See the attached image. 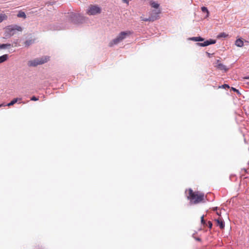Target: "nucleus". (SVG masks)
I'll list each match as a JSON object with an SVG mask.
<instances>
[{
    "instance_id": "obj_13",
    "label": "nucleus",
    "mask_w": 249,
    "mask_h": 249,
    "mask_svg": "<svg viewBox=\"0 0 249 249\" xmlns=\"http://www.w3.org/2000/svg\"><path fill=\"white\" fill-rule=\"evenodd\" d=\"M8 55L7 54H3L0 56V64L2 63L8 59Z\"/></svg>"
},
{
    "instance_id": "obj_24",
    "label": "nucleus",
    "mask_w": 249,
    "mask_h": 249,
    "mask_svg": "<svg viewBox=\"0 0 249 249\" xmlns=\"http://www.w3.org/2000/svg\"><path fill=\"white\" fill-rule=\"evenodd\" d=\"M201 223L203 225H207L206 222V221L204 219V215H202L201 217Z\"/></svg>"
},
{
    "instance_id": "obj_19",
    "label": "nucleus",
    "mask_w": 249,
    "mask_h": 249,
    "mask_svg": "<svg viewBox=\"0 0 249 249\" xmlns=\"http://www.w3.org/2000/svg\"><path fill=\"white\" fill-rule=\"evenodd\" d=\"M17 16L19 18H26V16L25 13L24 12H19L18 14L17 15Z\"/></svg>"
},
{
    "instance_id": "obj_8",
    "label": "nucleus",
    "mask_w": 249,
    "mask_h": 249,
    "mask_svg": "<svg viewBox=\"0 0 249 249\" xmlns=\"http://www.w3.org/2000/svg\"><path fill=\"white\" fill-rule=\"evenodd\" d=\"M216 43V40L210 39L207 40L203 42H197L196 43V45L197 46L206 47L211 44H214Z\"/></svg>"
},
{
    "instance_id": "obj_15",
    "label": "nucleus",
    "mask_w": 249,
    "mask_h": 249,
    "mask_svg": "<svg viewBox=\"0 0 249 249\" xmlns=\"http://www.w3.org/2000/svg\"><path fill=\"white\" fill-rule=\"evenodd\" d=\"M34 42V40L33 39H28L26 40L24 42L25 45L26 47H29L30 45H32Z\"/></svg>"
},
{
    "instance_id": "obj_27",
    "label": "nucleus",
    "mask_w": 249,
    "mask_h": 249,
    "mask_svg": "<svg viewBox=\"0 0 249 249\" xmlns=\"http://www.w3.org/2000/svg\"><path fill=\"white\" fill-rule=\"evenodd\" d=\"M208 225V226L209 227V228L210 229H211L212 226H213V223L211 221H209L208 222V223H207V225Z\"/></svg>"
},
{
    "instance_id": "obj_31",
    "label": "nucleus",
    "mask_w": 249,
    "mask_h": 249,
    "mask_svg": "<svg viewBox=\"0 0 249 249\" xmlns=\"http://www.w3.org/2000/svg\"><path fill=\"white\" fill-rule=\"evenodd\" d=\"M217 209H218V207H213V211H216L217 210Z\"/></svg>"
},
{
    "instance_id": "obj_1",
    "label": "nucleus",
    "mask_w": 249,
    "mask_h": 249,
    "mask_svg": "<svg viewBox=\"0 0 249 249\" xmlns=\"http://www.w3.org/2000/svg\"><path fill=\"white\" fill-rule=\"evenodd\" d=\"M188 190L189 195L187 196V198L190 200V204H197L203 200L204 194H199L198 195L196 192H194L191 188Z\"/></svg>"
},
{
    "instance_id": "obj_32",
    "label": "nucleus",
    "mask_w": 249,
    "mask_h": 249,
    "mask_svg": "<svg viewBox=\"0 0 249 249\" xmlns=\"http://www.w3.org/2000/svg\"><path fill=\"white\" fill-rule=\"evenodd\" d=\"M195 239H196V241H201V238H199V237H196Z\"/></svg>"
},
{
    "instance_id": "obj_26",
    "label": "nucleus",
    "mask_w": 249,
    "mask_h": 249,
    "mask_svg": "<svg viewBox=\"0 0 249 249\" xmlns=\"http://www.w3.org/2000/svg\"><path fill=\"white\" fill-rule=\"evenodd\" d=\"M228 35L227 34H226L225 33H221L218 36V37H226V36H227Z\"/></svg>"
},
{
    "instance_id": "obj_22",
    "label": "nucleus",
    "mask_w": 249,
    "mask_h": 249,
    "mask_svg": "<svg viewBox=\"0 0 249 249\" xmlns=\"http://www.w3.org/2000/svg\"><path fill=\"white\" fill-rule=\"evenodd\" d=\"M218 88L219 89H220V88H223V89L228 88V89H229L230 88V86L228 84H224L223 85L219 86L218 87Z\"/></svg>"
},
{
    "instance_id": "obj_12",
    "label": "nucleus",
    "mask_w": 249,
    "mask_h": 249,
    "mask_svg": "<svg viewBox=\"0 0 249 249\" xmlns=\"http://www.w3.org/2000/svg\"><path fill=\"white\" fill-rule=\"evenodd\" d=\"M235 45L239 47H242L244 45V42L241 38H239L236 40Z\"/></svg>"
},
{
    "instance_id": "obj_9",
    "label": "nucleus",
    "mask_w": 249,
    "mask_h": 249,
    "mask_svg": "<svg viewBox=\"0 0 249 249\" xmlns=\"http://www.w3.org/2000/svg\"><path fill=\"white\" fill-rule=\"evenodd\" d=\"M216 64H217L216 67L219 70L224 71L225 72H226L228 71V69L226 67V66H225L222 63H219V61L218 60H217Z\"/></svg>"
},
{
    "instance_id": "obj_14",
    "label": "nucleus",
    "mask_w": 249,
    "mask_h": 249,
    "mask_svg": "<svg viewBox=\"0 0 249 249\" xmlns=\"http://www.w3.org/2000/svg\"><path fill=\"white\" fill-rule=\"evenodd\" d=\"M11 47H12V45L9 43L0 44V49H5L7 48H9Z\"/></svg>"
},
{
    "instance_id": "obj_3",
    "label": "nucleus",
    "mask_w": 249,
    "mask_h": 249,
    "mask_svg": "<svg viewBox=\"0 0 249 249\" xmlns=\"http://www.w3.org/2000/svg\"><path fill=\"white\" fill-rule=\"evenodd\" d=\"M131 34V32L130 31L121 32L115 38L113 39L109 42V46L112 47L114 45L118 44L126 38V36Z\"/></svg>"
},
{
    "instance_id": "obj_33",
    "label": "nucleus",
    "mask_w": 249,
    "mask_h": 249,
    "mask_svg": "<svg viewBox=\"0 0 249 249\" xmlns=\"http://www.w3.org/2000/svg\"><path fill=\"white\" fill-rule=\"evenodd\" d=\"M216 214H217L218 215L220 216V215H221V212H216Z\"/></svg>"
},
{
    "instance_id": "obj_20",
    "label": "nucleus",
    "mask_w": 249,
    "mask_h": 249,
    "mask_svg": "<svg viewBox=\"0 0 249 249\" xmlns=\"http://www.w3.org/2000/svg\"><path fill=\"white\" fill-rule=\"evenodd\" d=\"M141 20L144 21H154L153 18H151L150 16L148 18H142V17H141Z\"/></svg>"
},
{
    "instance_id": "obj_21",
    "label": "nucleus",
    "mask_w": 249,
    "mask_h": 249,
    "mask_svg": "<svg viewBox=\"0 0 249 249\" xmlns=\"http://www.w3.org/2000/svg\"><path fill=\"white\" fill-rule=\"evenodd\" d=\"M7 18V16L4 14H0V23Z\"/></svg>"
},
{
    "instance_id": "obj_17",
    "label": "nucleus",
    "mask_w": 249,
    "mask_h": 249,
    "mask_svg": "<svg viewBox=\"0 0 249 249\" xmlns=\"http://www.w3.org/2000/svg\"><path fill=\"white\" fill-rule=\"evenodd\" d=\"M201 11L203 12V13H207V15L206 16V18H207L209 17V12L207 9V7H201Z\"/></svg>"
},
{
    "instance_id": "obj_10",
    "label": "nucleus",
    "mask_w": 249,
    "mask_h": 249,
    "mask_svg": "<svg viewBox=\"0 0 249 249\" xmlns=\"http://www.w3.org/2000/svg\"><path fill=\"white\" fill-rule=\"evenodd\" d=\"M217 223V225L220 227V229H223L225 227V222L222 218H218L215 219Z\"/></svg>"
},
{
    "instance_id": "obj_2",
    "label": "nucleus",
    "mask_w": 249,
    "mask_h": 249,
    "mask_svg": "<svg viewBox=\"0 0 249 249\" xmlns=\"http://www.w3.org/2000/svg\"><path fill=\"white\" fill-rule=\"evenodd\" d=\"M85 17L79 13H71L68 15L69 20L76 25L84 23L85 21Z\"/></svg>"
},
{
    "instance_id": "obj_34",
    "label": "nucleus",
    "mask_w": 249,
    "mask_h": 249,
    "mask_svg": "<svg viewBox=\"0 0 249 249\" xmlns=\"http://www.w3.org/2000/svg\"><path fill=\"white\" fill-rule=\"evenodd\" d=\"M2 106V105H0V107Z\"/></svg>"
},
{
    "instance_id": "obj_30",
    "label": "nucleus",
    "mask_w": 249,
    "mask_h": 249,
    "mask_svg": "<svg viewBox=\"0 0 249 249\" xmlns=\"http://www.w3.org/2000/svg\"><path fill=\"white\" fill-rule=\"evenodd\" d=\"M206 54L208 55V56L209 57H211V56L213 55V54L210 53H209L208 52H206Z\"/></svg>"
},
{
    "instance_id": "obj_11",
    "label": "nucleus",
    "mask_w": 249,
    "mask_h": 249,
    "mask_svg": "<svg viewBox=\"0 0 249 249\" xmlns=\"http://www.w3.org/2000/svg\"><path fill=\"white\" fill-rule=\"evenodd\" d=\"M190 40L196 41V42H199V41H204V38L201 37V36H196V37H192L189 38Z\"/></svg>"
},
{
    "instance_id": "obj_16",
    "label": "nucleus",
    "mask_w": 249,
    "mask_h": 249,
    "mask_svg": "<svg viewBox=\"0 0 249 249\" xmlns=\"http://www.w3.org/2000/svg\"><path fill=\"white\" fill-rule=\"evenodd\" d=\"M150 5L152 7L155 8L156 9H159L158 8H159V7L160 6L159 4H158L157 2H156L155 1H151L150 2Z\"/></svg>"
},
{
    "instance_id": "obj_18",
    "label": "nucleus",
    "mask_w": 249,
    "mask_h": 249,
    "mask_svg": "<svg viewBox=\"0 0 249 249\" xmlns=\"http://www.w3.org/2000/svg\"><path fill=\"white\" fill-rule=\"evenodd\" d=\"M19 99L17 98H15L13 100H12L10 103H9L7 106H13V105H14L15 103H16L18 100Z\"/></svg>"
},
{
    "instance_id": "obj_4",
    "label": "nucleus",
    "mask_w": 249,
    "mask_h": 249,
    "mask_svg": "<svg viewBox=\"0 0 249 249\" xmlns=\"http://www.w3.org/2000/svg\"><path fill=\"white\" fill-rule=\"evenodd\" d=\"M48 59L49 57L37 58L34 60L29 61L28 63V65L30 67H36L38 65L43 64L47 62Z\"/></svg>"
},
{
    "instance_id": "obj_7",
    "label": "nucleus",
    "mask_w": 249,
    "mask_h": 249,
    "mask_svg": "<svg viewBox=\"0 0 249 249\" xmlns=\"http://www.w3.org/2000/svg\"><path fill=\"white\" fill-rule=\"evenodd\" d=\"M161 13L160 9H154L152 10L150 13V17L153 18V21H155L160 18V14Z\"/></svg>"
},
{
    "instance_id": "obj_25",
    "label": "nucleus",
    "mask_w": 249,
    "mask_h": 249,
    "mask_svg": "<svg viewBox=\"0 0 249 249\" xmlns=\"http://www.w3.org/2000/svg\"><path fill=\"white\" fill-rule=\"evenodd\" d=\"M67 28H68V27H61V26H57L54 29L55 30H62V29H66Z\"/></svg>"
},
{
    "instance_id": "obj_6",
    "label": "nucleus",
    "mask_w": 249,
    "mask_h": 249,
    "mask_svg": "<svg viewBox=\"0 0 249 249\" xmlns=\"http://www.w3.org/2000/svg\"><path fill=\"white\" fill-rule=\"evenodd\" d=\"M6 30L8 35L11 36L16 33L17 31L20 32L22 31V29L20 26L17 25H12L7 26Z\"/></svg>"
},
{
    "instance_id": "obj_29",
    "label": "nucleus",
    "mask_w": 249,
    "mask_h": 249,
    "mask_svg": "<svg viewBox=\"0 0 249 249\" xmlns=\"http://www.w3.org/2000/svg\"><path fill=\"white\" fill-rule=\"evenodd\" d=\"M123 2L126 3L127 5L129 4V1L130 0H122Z\"/></svg>"
},
{
    "instance_id": "obj_23",
    "label": "nucleus",
    "mask_w": 249,
    "mask_h": 249,
    "mask_svg": "<svg viewBox=\"0 0 249 249\" xmlns=\"http://www.w3.org/2000/svg\"><path fill=\"white\" fill-rule=\"evenodd\" d=\"M231 89L232 90H233L235 92H236L238 95H241V93H240L239 90L238 89H236V88L232 87Z\"/></svg>"
},
{
    "instance_id": "obj_5",
    "label": "nucleus",
    "mask_w": 249,
    "mask_h": 249,
    "mask_svg": "<svg viewBox=\"0 0 249 249\" xmlns=\"http://www.w3.org/2000/svg\"><path fill=\"white\" fill-rule=\"evenodd\" d=\"M101 11L102 9L99 6L97 5H90L87 11V13L89 15L94 16L101 13Z\"/></svg>"
},
{
    "instance_id": "obj_28",
    "label": "nucleus",
    "mask_w": 249,
    "mask_h": 249,
    "mask_svg": "<svg viewBox=\"0 0 249 249\" xmlns=\"http://www.w3.org/2000/svg\"><path fill=\"white\" fill-rule=\"evenodd\" d=\"M38 100V98L36 97V96H33L31 98V100L32 101H37Z\"/></svg>"
}]
</instances>
